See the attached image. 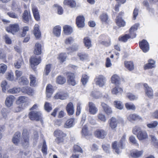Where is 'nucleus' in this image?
<instances>
[{
	"label": "nucleus",
	"mask_w": 158,
	"mask_h": 158,
	"mask_svg": "<svg viewBox=\"0 0 158 158\" xmlns=\"http://www.w3.org/2000/svg\"><path fill=\"white\" fill-rule=\"evenodd\" d=\"M46 91L47 92L53 93L54 90L53 86L50 84H48L46 87Z\"/></svg>",
	"instance_id": "obj_59"
},
{
	"label": "nucleus",
	"mask_w": 158,
	"mask_h": 158,
	"mask_svg": "<svg viewBox=\"0 0 158 158\" xmlns=\"http://www.w3.org/2000/svg\"><path fill=\"white\" fill-rule=\"evenodd\" d=\"M29 27L27 26H25L23 27V31L20 35L21 37H23L25 36L27 34V32L29 30Z\"/></svg>",
	"instance_id": "obj_60"
},
{
	"label": "nucleus",
	"mask_w": 158,
	"mask_h": 158,
	"mask_svg": "<svg viewBox=\"0 0 158 158\" xmlns=\"http://www.w3.org/2000/svg\"><path fill=\"white\" fill-rule=\"evenodd\" d=\"M101 106L105 112L107 114L109 115L112 113V110L111 108L105 103L102 102Z\"/></svg>",
	"instance_id": "obj_21"
},
{
	"label": "nucleus",
	"mask_w": 158,
	"mask_h": 158,
	"mask_svg": "<svg viewBox=\"0 0 158 158\" xmlns=\"http://www.w3.org/2000/svg\"><path fill=\"white\" fill-rule=\"evenodd\" d=\"M102 147L105 152L106 153H109V149L110 148V144L107 143H103L102 145Z\"/></svg>",
	"instance_id": "obj_43"
},
{
	"label": "nucleus",
	"mask_w": 158,
	"mask_h": 158,
	"mask_svg": "<svg viewBox=\"0 0 158 158\" xmlns=\"http://www.w3.org/2000/svg\"><path fill=\"white\" fill-rule=\"evenodd\" d=\"M23 62L22 59L18 60L14 64L15 66V68L19 69L21 67V65Z\"/></svg>",
	"instance_id": "obj_61"
},
{
	"label": "nucleus",
	"mask_w": 158,
	"mask_h": 158,
	"mask_svg": "<svg viewBox=\"0 0 158 158\" xmlns=\"http://www.w3.org/2000/svg\"><path fill=\"white\" fill-rule=\"evenodd\" d=\"M129 140L131 143L135 145L137 148L139 147V144L137 142V140L134 136L133 135L130 136L129 137Z\"/></svg>",
	"instance_id": "obj_47"
},
{
	"label": "nucleus",
	"mask_w": 158,
	"mask_h": 158,
	"mask_svg": "<svg viewBox=\"0 0 158 158\" xmlns=\"http://www.w3.org/2000/svg\"><path fill=\"white\" fill-rule=\"evenodd\" d=\"M143 85L146 94L149 98L152 97L153 95V91L152 88L146 83L144 84Z\"/></svg>",
	"instance_id": "obj_13"
},
{
	"label": "nucleus",
	"mask_w": 158,
	"mask_h": 158,
	"mask_svg": "<svg viewBox=\"0 0 158 158\" xmlns=\"http://www.w3.org/2000/svg\"><path fill=\"white\" fill-rule=\"evenodd\" d=\"M29 78L30 80V84L31 86H34L36 84V78L32 75L31 74L30 75Z\"/></svg>",
	"instance_id": "obj_48"
},
{
	"label": "nucleus",
	"mask_w": 158,
	"mask_h": 158,
	"mask_svg": "<svg viewBox=\"0 0 158 158\" xmlns=\"http://www.w3.org/2000/svg\"><path fill=\"white\" fill-rule=\"evenodd\" d=\"M41 53V46L40 44L36 43L35 45L34 53L37 55H39Z\"/></svg>",
	"instance_id": "obj_28"
},
{
	"label": "nucleus",
	"mask_w": 158,
	"mask_h": 158,
	"mask_svg": "<svg viewBox=\"0 0 158 158\" xmlns=\"http://www.w3.org/2000/svg\"><path fill=\"white\" fill-rule=\"evenodd\" d=\"M21 84L27 85L29 84V81L27 78L24 76L22 77L19 79Z\"/></svg>",
	"instance_id": "obj_46"
},
{
	"label": "nucleus",
	"mask_w": 158,
	"mask_h": 158,
	"mask_svg": "<svg viewBox=\"0 0 158 158\" xmlns=\"http://www.w3.org/2000/svg\"><path fill=\"white\" fill-rule=\"evenodd\" d=\"M89 111L90 114H94L98 112V110L93 103L89 102Z\"/></svg>",
	"instance_id": "obj_17"
},
{
	"label": "nucleus",
	"mask_w": 158,
	"mask_h": 158,
	"mask_svg": "<svg viewBox=\"0 0 158 158\" xmlns=\"http://www.w3.org/2000/svg\"><path fill=\"white\" fill-rule=\"evenodd\" d=\"M63 30L65 34L69 35L73 32V29L69 25H65L63 27Z\"/></svg>",
	"instance_id": "obj_33"
},
{
	"label": "nucleus",
	"mask_w": 158,
	"mask_h": 158,
	"mask_svg": "<svg viewBox=\"0 0 158 158\" xmlns=\"http://www.w3.org/2000/svg\"><path fill=\"white\" fill-rule=\"evenodd\" d=\"M30 16L29 15L28 13L27 10H25L23 13V18L24 20L27 22L28 21Z\"/></svg>",
	"instance_id": "obj_50"
},
{
	"label": "nucleus",
	"mask_w": 158,
	"mask_h": 158,
	"mask_svg": "<svg viewBox=\"0 0 158 158\" xmlns=\"http://www.w3.org/2000/svg\"><path fill=\"white\" fill-rule=\"evenodd\" d=\"M45 109L48 112H49L52 109V108L50 104L48 102L45 103L44 106Z\"/></svg>",
	"instance_id": "obj_63"
},
{
	"label": "nucleus",
	"mask_w": 158,
	"mask_h": 158,
	"mask_svg": "<svg viewBox=\"0 0 158 158\" xmlns=\"http://www.w3.org/2000/svg\"><path fill=\"white\" fill-rule=\"evenodd\" d=\"M1 86L2 88V91L5 92L6 89H7V82L5 81H2L1 83Z\"/></svg>",
	"instance_id": "obj_53"
},
{
	"label": "nucleus",
	"mask_w": 158,
	"mask_h": 158,
	"mask_svg": "<svg viewBox=\"0 0 158 158\" xmlns=\"http://www.w3.org/2000/svg\"><path fill=\"white\" fill-rule=\"evenodd\" d=\"M108 39L109 37L107 35H101L99 37L98 41L100 44L108 46L110 44L109 42L106 41Z\"/></svg>",
	"instance_id": "obj_15"
},
{
	"label": "nucleus",
	"mask_w": 158,
	"mask_h": 158,
	"mask_svg": "<svg viewBox=\"0 0 158 158\" xmlns=\"http://www.w3.org/2000/svg\"><path fill=\"white\" fill-rule=\"evenodd\" d=\"M61 27L59 26H55L53 30V33L56 36L59 37L60 36L61 32Z\"/></svg>",
	"instance_id": "obj_34"
},
{
	"label": "nucleus",
	"mask_w": 158,
	"mask_h": 158,
	"mask_svg": "<svg viewBox=\"0 0 158 158\" xmlns=\"http://www.w3.org/2000/svg\"><path fill=\"white\" fill-rule=\"evenodd\" d=\"M79 49V46L77 44H74L71 47L67 48L66 50L68 54L72 52L77 51Z\"/></svg>",
	"instance_id": "obj_35"
},
{
	"label": "nucleus",
	"mask_w": 158,
	"mask_h": 158,
	"mask_svg": "<svg viewBox=\"0 0 158 158\" xmlns=\"http://www.w3.org/2000/svg\"><path fill=\"white\" fill-rule=\"evenodd\" d=\"M7 69L6 65L4 64H0V71L2 74H4L6 72Z\"/></svg>",
	"instance_id": "obj_58"
},
{
	"label": "nucleus",
	"mask_w": 158,
	"mask_h": 158,
	"mask_svg": "<svg viewBox=\"0 0 158 158\" xmlns=\"http://www.w3.org/2000/svg\"><path fill=\"white\" fill-rule=\"evenodd\" d=\"M94 134L97 137L103 139L106 135L107 132L103 129H98L95 132Z\"/></svg>",
	"instance_id": "obj_14"
},
{
	"label": "nucleus",
	"mask_w": 158,
	"mask_h": 158,
	"mask_svg": "<svg viewBox=\"0 0 158 158\" xmlns=\"http://www.w3.org/2000/svg\"><path fill=\"white\" fill-rule=\"evenodd\" d=\"M128 119L130 121L139 120L141 117L136 114H131L127 117Z\"/></svg>",
	"instance_id": "obj_25"
},
{
	"label": "nucleus",
	"mask_w": 158,
	"mask_h": 158,
	"mask_svg": "<svg viewBox=\"0 0 158 158\" xmlns=\"http://www.w3.org/2000/svg\"><path fill=\"white\" fill-rule=\"evenodd\" d=\"M84 43L85 47L88 48H89L92 46L90 38L86 37L84 39Z\"/></svg>",
	"instance_id": "obj_38"
},
{
	"label": "nucleus",
	"mask_w": 158,
	"mask_h": 158,
	"mask_svg": "<svg viewBox=\"0 0 158 158\" xmlns=\"http://www.w3.org/2000/svg\"><path fill=\"white\" fill-rule=\"evenodd\" d=\"M132 132L134 134L136 135L139 141L145 140L148 138V135L147 132L142 130L139 126H135L133 127Z\"/></svg>",
	"instance_id": "obj_2"
},
{
	"label": "nucleus",
	"mask_w": 158,
	"mask_h": 158,
	"mask_svg": "<svg viewBox=\"0 0 158 158\" xmlns=\"http://www.w3.org/2000/svg\"><path fill=\"white\" fill-rule=\"evenodd\" d=\"M90 96L96 99L99 98H109L107 94L104 93H101L100 92L97 91L92 92Z\"/></svg>",
	"instance_id": "obj_5"
},
{
	"label": "nucleus",
	"mask_w": 158,
	"mask_h": 158,
	"mask_svg": "<svg viewBox=\"0 0 158 158\" xmlns=\"http://www.w3.org/2000/svg\"><path fill=\"white\" fill-rule=\"evenodd\" d=\"M68 82L69 85L74 86L77 84L75 80V76L74 73L70 72L67 73Z\"/></svg>",
	"instance_id": "obj_7"
},
{
	"label": "nucleus",
	"mask_w": 158,
	"mask_h": 158,
	"mask_svg": "<svg viewBox=\"0 0 158 158\" xmlns=\"http://www.w3.org/2000/svg\"><path fill=\"white\" fill-rule=\"evenodd\" d=\"M123 92L122 88L118 86L115 87L112 90L113 94H117L118 93H121Z\"/></svg>",
	"instance_id": "obj_42"
},
{
	"label": "nucleus",
	"mask_w": 158,
	"mask_h": 158,
	"mask_svg": "<svg viewBox=\"0 0 158 158\" xmlns=\"http://www.w3.org/2000/svg\"><path fill=\"white\" fill-rule=\"evenodd\" d=\"M143 152L142 151H139L135 150L133 151L131 153V156L134 158H138L141 156Z\"/></svg>",
	"instance_id": "obj_36"
},
{
	"label": "nucleus",
	"mask_w": 158,
	"mask_h": 158,
	"mask_svg": "<svg viewBox=\"0 0 158 158\" xmlns=\"http://www.w3.org/2000/svg\"><path fill=\"white\" fill-rule=\"evenodd\" d=\"M125 105L126 108L127 110H134L135 109V106L133 104L127 103L125 104Z\"/></svg>",
	"instance_id": "obj_54"
},
{
	"label": "nucleus",
	"mask_w": 158,
	"mask_h": 158,
	"mask_svg": "<svg viewBox=\"0 0 158 158\" xmlns=\"http://www.w3.org/2000/svg\"><path fill=\"white\" fill-rule=\"evenodd\" d=\"M81 134L82 136H85L88 135V131L87 129V127L86 125H85L83 127L81 131Z\"/></svg>",
	"instance_id": "obj_52"
},
{
	"label": "nucleus",
	"mask_w": 158,
	"mask_h": 158,
	"mask_svg": "<svg viewBox=\"0 0 158 158\" xmlns=\"http://www.w3.org/2000/svg\"><path fill=\"white\" fill-rule=\"evenodd\" d=\"M31 6L32 12L35 19L37 21H40V17L37 7L34 4H32Z\"/></svg>",
	"instance_id": "obj_12"
},
{
	"label": "nucleus",
	"mask_w": 158,
	"mask_h": 158,
	"mask_svg": "<svg viewBox=\"0 0 158 158\" xmlns=\"http://www.w3.org/2000/svg\"><path fill=\"white\" fill-rule=\"evenodd\" d=\"M95 81L96 85L100 87H102L105 85L106 79L103 75H99L96 77Z\"/></svg>",
	"instance_id": "obj_4"
},
{
	"label": "nucleus",
	"mask_w": 158,
	"mask_h": 158,
	"mask_svg": "<svg viewBox=\"0 0 158 158\" xmlns=\"http://www.w3.org/2000/svg\"><path fill=\"white\" fill-rule=\"evenodd\" d=\"M54 135L56 137L55 141L57 143L62 142L64 140V137L66 136V134L59 129H57L54 132Z\"/></svg>",
	"instance_id": "obj_3"
},
{
	"label": "nucleus",
	"mask_w": 158,
	"mask_h": 158,
	"mask_svg": "<svg viewBox=\"0 0 158 158\" xmlns=\"http://www.w3.org/2000/svg\"><path fill=\"white\" fill-rule=\"evenodd\" d=\"M68 93L63 92L57 93L54 96L55 99H65L68 98Z\"/></svg>",
	"instance_id": "obj_19"
},
{
	"label": "nucleus",
	"mask_w": 158,
	"mask_h": 158,
	"mask_svg": "<svg viewBox=\"0 0 158 158\" xmlns=\"http://www.w3.org/2000/svg\"><path fill=\"white\" fill-rule=\"evenodd\" d=\"M99 18L102 23H106L108 19V16L107 14L103 13L100 15Z\"/></svg>",
	"instance_id": "obj_37"
},
{
	"label": "nucleus",
	"mask_w": 158,
	"mask_h": 158,
	"mask_svg": "<svg viewBox=\"0 0 158 158\" xmlns=\"http://www.w3.org/2000/svg\"><path fill=\"white\" fill-rule=\"evenodd\" d=\"M77 56L79 58L80 60L82 61H85L88 59L89 55L83 52H78Z\"/></svg>",
	"instance_id": "obj_24"
},
{
	"label": "nucleus",
	"mask_w": 158,
	"mask_h": 158,
	"mask_svg": "<svg viewBox=\"0 0 158 158\" xmlns=\"http://www.w3.org/2000/svg\"><path fill=\"white\" fill-rule=\"evenodd\" d=\"M23 92L27 93L29 95H31L33 93V90L29 87L25 86L22 89Z\"/></svg>",
	"instance_id": "obj_40"
},
{
	"label": "nucleus",
	"mask_w": 158,
	"mask_h": 158,
	"mask_svg": "<svg viewBox=\"0 0 158 158\" xmlns=\"http://www.w3.org/2000/svg\"><path fill=\"white\" fill-rule=\"evenodd\" d=\"M116 22L118 26L119 27H124L125 25V21L122 18H119V16L117 17Z\"/></svg>",
	"instance_id": "obj_31"
},
{
	"label": "nucleus",
	"mask_w": 158,
	"mask_h": 158,
	"mask_svg": "<svg viewBox=\"0 0 158 158\" xmlns=\"http://www.w3.org/2000/svg\"><path fill=\"white\" fill-rule=\"evenodd\" d=\"M67 111L69 115L73 114L74 113V106L72 102L69 103L66 107Z\"/></svg>",
	"instance_id": "obj_23"
},
{
	"label": "nucleus",
	"mask_w": 158,
	"mask_h": 158,
	"mask_svg": "<svg viewBox=\"0 0 158 158\" xmlns=\"http://www.w3.org/2000/svg\"><path fill=\"white\" fill-rule=\"evenodd\" d=\"M74 119L71 118L69 119L66 122L64 125V127L66 128H69L73 126Z\"/></svg>",
	"instance_id": "obj_32"
},
{
	"label": "nucleus",
	"mask_w": 158,
	"mask_h": 158,
	"mask_svg": "<svg viewBox=\"0 0 158 158\" xmlns=\"http://www.w3.org/2000/svg\"><path fill=\"white\" fill-rule=\"evenodd\" d=\"M148 62L145 65L144 68L145 69H152L154 68L156 66V62L152 59H149L148 60Z\"/></svg>",
	"instance_id": "obj_22"
},
{
	"label": "nucleus",
	"mask_w": 158,
	"mask_h": 158,
	"mask_svg": "<svg viewBox=\"0 0 158 158\" xmlns=\"http://www.w3.org/2000/svg\"><path fill=\"white\" fill-rule=\"evenodd\" d=\"M67 56L65 53H60L58 57V59L61 62H63L65 61Z\"/></svg>",
	"instance_id": "obj_51"
},
{
	"label": "nucleus",
	"mask_w": 158,
	"mask_h": 158,
	"mask_svg": "<svg viewBox=\"0 0 158 158\" xmlns=\"http://www.w3.org/2000/svg\"><path fill=\"white\" fill-rule=\"evenodd\" d=\"M109 124L112 130L115 131L117 124V121L116 119L114 117H112L110 120Z\"/></svg>",
	"instance_id": "obj_20"
},
{
	"label": "nucleus",
	"mask_w": 158,
	"mask_h": 158,
	"mask_svg": "<svg viewBox=\"0 0 158 158\" xmlns=\"http://www.w3.org/2000/svg\"><path fill=\"white\" fill-rule=\"evenodd\" d=\"M19 30V26L18 23L10 24V33L13 35L15 34Z\"/></svg>",
	"instance_id": "obj_18"
},
{
	"label": "nucleus",
	"mask_w": 158,
	"mask_h": 158,
	"mask_svg": "<svg viewBox=\"0 0 158 158\" xmlns=\"http://www.w3.org/2000/svg\"><path fill=\"white\" fill-rule=\"evenodd\" d=\"M64 5H68L72 8L75 7L76 5V2L74 0H65L64 2Z\"/></svg>",
	"instance_id": "obj_29"
},
{
	"label": "nucleus",
	"mask_w": 158,
	"mask_h": 158,
	"mask_svg": "<svg viewBox=\"0 0 158 158\" xmlns=\"http://www.w3.org/2000/svg\"><path fill=\"white\" fill-rule=\"evenodd\" d=\"M98 119L103 122H105L106 121V118L104 114L102 113H99L98 115Z\"/></svg>",
	"instance_id": "obj_64"
},
{
	"label": "nucleus",
	"mask_w": 158,
	"mask_h": 158,
	"mask_svg": "<svg viewBox=\"0 0 158 158\" xmlns=\"http://www.w3.org/2000/svg\"><path fill=\"white\" fill-rule=\"evenodd\" d=\"M20 133L19 132H16L12 139V141L15 144H17L19 142L20 139Z\"/></svg>",
	"instance_id": "obj_27"
},
{
	"label": "nucleus",
	"mask_w": 158,
	"mask_h": 158,
	"mask_svg": "<svg viewBox=\"0 0 158 158\" xmlns=\"http://www.w3.org/2000/svg\"><path fill=\"white\" fill-rule=\"evenodd\" d=\"M139 10L138 9L135 8L134 9L133 13V19L135 20L138 15Z\"/></svg>",
	"instance_id": "obj_62"
},
{
	"label": "nucleus",
	"mask_w": 158,
	"mask_h": 158,
	"mask_svg": "<svg viewBox=\"0 0 158 158\" xmlns=\"http://www.w3.org/2000/svg\"><path fill=\"white\" fill-rule=\"evenodd\" d=\"M66 78L62 76H59L56 78V82L59 84H63L66 82Z\"/></svg>",
	"instance_id": "obj_39"
},
{
	"label": "nucleus",
	"mask_w": 158,
	"mask_h": 158,
	"mask_svg": "<svg viewBox=\"0 0 158 158\" xmlns=\"http://www.w3.org/2000/svg\"><path fill=\"white\" fill-rule=\"evenodd\" d=\"M89 79V77L85 74L82 75L81 81L83 85H86Z\"/></svg>",
	"instance_id": "obj_44"
},
{
	"label": "nucleus",
	"mask_w": 158,
	"mask_h": 158,
	"mask_svg": "<svg viewBox=\"0 0 158 158\" xmlns=\"http://www.w3.org/2000/svg\"><path fill=\"white\" fill-rule=\"evenodd\" d=\"M9 109L3 108L1 111V113L3 118H6L7 117V114L9 113Z\"/></svg>",
	"instance_id": "obj_49"
},
{
	"label": "nucleus",
	"mask_w": 158,
	"mask_h": 158,
	"mask_svg": "<svg viewBox=\"0 0 158 158\" xmlns=\"http://www.w3.org/2000/svg\"><path fill=\"white\" fill-rule=\"evenodd\" d=\"M114 105L116 108L120 110L122 109L123 107L122 102L119 101H114Z\"/></svg>",
	"instance_id": "obj_45"
},
{
	"label": "nucleus",
	"mask_w": 158,
	"mask_h": 158,
	"mask_svg": "<svg viewBox=\"0 0 158 158\" xmlns=\"http://www.w3.org/2000/svg\"><path fill=\"white\" fill-rule=\"evenodd\" d=\"M33 33L37 38L39 39L40 37L41 32L40 31L38 24H35L34 26Z\"/></svg>",
	"instance_id": "obj_26"
},
{
	"label": "nucleus",
	"mask_w": 158,
	"mask_h": 158,
	"mask_svg": "<svg viewBox=\"0 0 158 158\" xmlns=\"http://www.w3.org/2000/svg\"><path fill=\"white\" fill-rule=\"evenodd\" d=\"M21 143L23 146H27L29 144V136L27 130L24 129L22 133Z\"/></svg>",
	"instance_id": "obj_6"
},
{
	"label": "nucleus",
	"mask_w": 158,
	"mask_h": 158,
	"mask_svg": "<svg viewBox=\"0 0 158 158\" xmlns=\"http://www.w3.org/2000/svg\"><path fill=\"white\" fill-rule=\"evenodd\" d=\"M112 147L117 154L120 153L121 152V150L124 148V146L120 145L119 142L118 143L116 141L112 143Z\"/></svg>",
	"instance_id": "obj_8"
},
{
	"label": "nucleus",
	"mask_w": 158,
	"mask_h": 158,
	"mask_svg": "<svg viewBox=\"0 0 158 158\" xmlns=\"http://www.w3.org/2000/svg\"><path fill=\"white\" fill-rule=\"evenodd\" d=\"M139 24L136 23L132 26L129 30V33L126 34L124 35L120 36L118 38L119 40L124 42L127 41L130 38L133 39L136 36V34L135 31H136Z\"/></svg>",
	"instance_id": "obj_1"
},
{
	"label": "nucleus",
	"mask_w": 158,
	"mask_h": 158,
	"mask_svg": "<svg viewBox=\"0 0 158 158\" xmlns=\"http://www.w3.org/2000/svg\"><path fill=\"white\" fill-rule=\"evenodd\" d=\"M41 150L43 153L44 155H46L47 154V147L45 141L44 142Z\"/></svg>",
	"instance_id": "obj_55"
},
{
	"label": "nucleus",
	"mask_w": 158,
	"mask_h": 158,
	"mask_svg": "<svg viewBox=\"0 0 158 158\" xmlns=\"http://www.w3.org/2000/svg\"><path fill=\"white\" fill-rule=\"evenodd\" d=\"M74 41V39L73 37H69L66 39L65 43L67 45L73 43Z\"/></svg>",
	"instance_id": "obj_56"
},
{
	"label": "nucleus",
	"mask_w": 158,
	"mask_h": 158,
	"mask_svg": "<svg viewBox=\"0 0 158 158\" xmlns=\"http://www.w3.org/2000/svg\"><path fill=\"white\" fill-rule=\"evenodd\" d=\"M111 80L112 82L116 85H119L120 83V78L116 74H114L112 77Z\"/></svg>",
	"instance_id": "obj_30"
},
{
	"label": "nucleus",
	"mask_w": 158,
	"mask_h": 158,
	"mask_svg": "<svg viewBox=\"0 0 158 158\" xmlns=\"http://www.w3.org/2000/svg\"><path fill=\"white\" fill-rule=\"evenodd\" d=\"M158 123L157 121H155L153 122L147 124V127L150 128H154L158 125Z\"/></svg>",
	"instance_id": "obj_57"
},
{
	"label": "nucleus",
	"mask_w": 158,
	"mask_h": 158,
	"mask_svg": "<svg viewBox=\"0 0 158 158\" xmlns=\"http://www.w3.org/2000/svg\"><path fill=\"white\" fill-rule=\"evenodd\" d=\"M85 18L83 15L77 16L76 19V23L78 28H82L85 26Z\"/></svg>",
	"instance_id": "obj_10"
},
{
	"label": "nucleus",
	"mask_w": 158,
	"mask_h": 158,
	"mask_svg": "<svg viewBox=\"0 0 158 158\" xmlns=\"http://www.w3.org/2000/svg\"><path fill=\"white\" fill-rule=\"evenodd\" d=\"M139 44L140 48L144 52H146L149 50V44L146 40H143L139 42Z\"/></svg>",
	"instance_id": "obj_9"
},
{
	"label": "nucleus",
	"mask_w": 158,
	"mask_h": 158,
	"mask_svg": "<svg viewBox=\"0 0 158 158\" xmlns=\"http://www.w3.org/2000/svg\"><path fill=\"white\" fill-rule=\"evenodd\" d=\"M41 114L40 112L32 111L29 113V117L31 120H35L36 121H38L39 120Z\"/></svg>",
	"instance_id": "obj_11"
},
{
	"label": "nucleus",
	"mask_w": 158,
	"mask_h": 158,
	"mask_svg": "<svg viewBox=\"0 0 158 158\" xmlns=\"http://www.w3.org/2000/svg\"><path fill=\"white\" fill-rule=\"evenodd\" d=\"M41 59L40 57L37 58L36 56L32 57L30 59V62L31 64V67L33 68L35 66L37 65L40 62Z\"/></svg>",
	"instance_id": "obj_16"
},
{
	"label": "nucleus",
	"mask_w": 158,
	"mask_h": 158,
	"mask_svg": "<svg viewBox=\"0 0 158 158\" xmlns=\"http://www.w3.org/2000/svg\"><path fill=\"white\" fill-rule=\"evenodd\" d=\"M124 64L125 67L129 70L131 71L134 68L132 62L131 61H125Z\"/></svg>",
	"instance_id": "obj_41"
}]
</instances>
